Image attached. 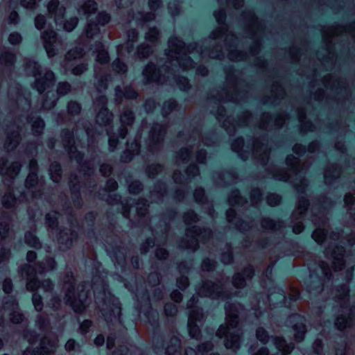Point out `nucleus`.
Segmentation results:
<instances>
[{
    "instance_id": "f257e3e1",
    "label": "nucleus",
    "mask_w": 355,
    "mask_h": 355,
    "mask_svg": "<svg viewBox=\"0 0 355 355\" xmlns=\"http://www.w3.org/2000/svg\"><path fill=\"white\" fill-rule=\"evenodd\" d=\"M243 306L240 304H228L225 306L226 322L221 324L216 335L219 338H225L224 345L227 349L236 351L240 347V341L243 332L237 328L239 315Z\"/></svg>"
},
{
    "instance_id": "f03ea898",
    "label": "nucleus",
    "mask_w": 355,
    "mask_h": 355,
    "mask_svg": "<svg viewBox=\"0 0 355 355\" xmlns=\"http://www.w3.org/2000/svg\"><path fill=\"white\" fill-rule=\"evenodd\" d=\"M188 147L182 148L175 155L177 164L187 163L192 155L193 150H196V159L200 164H204L206 160L207 153L204 150H198L200 142L205 146H211L214 144L212 139L202 138L198 131H193L187 140Z\"/></svg>"
},
{
    "instance_id": "7ed1b4c3",
    "label": "nucleus",
    "mask_w": 355,
    "mask_h": 355,
    "mask_svg": "<svg viewBox=\"0 0 355 355\" xmlns=\"http://www.w3.org/2000/svg\"><path fill=\"white\" fill-rule=\"evenodd\" d=\"M64 302L71 307L74 312L82 313L87 308V292L83 286L76 288L75 279L72 274H67L64 278Z\"/></svg>"
},
{
    "instance_id": "20e7f679",
    "label": "nucleus",
    "mask_w": 355,
    "mask_h": 355,
    "mask_svg": "<svg viewBox=\"0 0 355 355\" xmlns=\"http://www.w3.org/2000/svg\"><path fill=\"white\" fill-rule=\"evenodd\" d=\"M214 16L218 23L221 25L218 28L211 33L213 39H218L225 35V41L227 51H228L227 57L232 61H241L246 59L247 55L243 52L236 50L230 49L235 46L237 37L232 33H227V26L225 24L226 14L224 10L221 9L214 12Z\"/></svg>"
},
{
    "instance_id": "39448f33",
    "label": "nucleus",
    "mask_w": 355,
    "mask_h": 355,
    "mask_svg": "<svg viewBox=\"0 0 355 355\" xmlns=\"http://www.w3.org/2000/svg\"><path fill=\"white\" fill-rule=\"evenodd\" d=\"M194 49L191 45L186 46L178 37H171L168 42L166 55L170 62H175L182 69L187 70L193 67V62L188 56Z\"/></svg>"
},
{
    "instance_id": "423d86ee",
    "label": "nucleus",
    "mask_w": 355,
    "mask_h": 355,
    "mask_svg": "<svg viewBox=\"0 0 355 355\" xmlns=\"http://www.w3.org/2000/svg\"><path fill=\"white\" fill-rule=\"evenodd\" d=\"M286 164L288 167H290L289 170L291 173H288L285 170H277L274 174L273 177L278 180L282 181H288L289 180H292L291 182L294 184V186L298 192L303 193L305 188L307 186L306 180L303 178L299 180L300 183L295 182V179L293 178V176H298L299 173H301L304 169H306L308 167L305 166L304 164H300L299 163L298 159L295 157L293 155H288L286 159Z\"/></svg>"
},
{
    "instance_id": "0eeeda50",
    "label": "nucleus",
    "mask_w": 355,
    "mask_h": 355,
    "mask_svg": "<svg viewBox=\"0 0 355 355\" xmlns=\"http://www.w3.org/2000/svg\"><path fill=\"white\" fill-rule=\"evenodd\" d=\"M26 71L29 75L36 77L35 81V88L40 94L43 93L46 89L51 87L55 82V75L49 70H46L42 75L40 72V66L33 61H28L26 63Z\"/></svg>"
},
{
    "instance_id": "6e6552de",
    "label": "nucleus",
    "mask_w": 355,
    "mask_h": 355,
    "mask_svg": "<svg viewBox=\"0 0 355 355\" xmlns=\"http://www.w3.org/2000/svg\"><path fill=\"white\" fill-rule=\"evenodd\" d=\"M211 236V230L208 229L201 230L198 227L193 226L187 229L186 238L180 241L179 246L182 249H189L195 251L198 248L199 241L205 242Z\"/></svg>"
},
{
    "instance_id": "1a4fd4ad",
    "label": "nucleus",
    "mask_w": 355,
    "mask_h": 355,
    "mask_svg": "<svg viewBox=\"0 0 355 355\" xmlns=\"http://www.w3.org/2000/svg\"><path fill=\"white\" fill-rule=\"evenodd\" d=\"M168 65L162 66L158 70L153 63H149L143 71V75L146 83H157L163 84L169 77L173 75V71Z\"/></svg>"
},
{
    "instance_id": "9d476101",
    "label": "nucleus",
    "mask_w": 355,
    "mask_h": 355,
    "mask_svg": "<svg viewBox=\"0 0 355 355\" xmlns=\"http://www.w3.org/2000/svg\"><path fill=\"white\" fill-rule=\"evenodd\" d=\"M166 133V127L159 123L152 125L147 139V144L150 151L154 153L162 146Z\"/></svg>"
},
{
    "instance_id": "9b49d317",
    "label": "nucleus",
    "mask_w": 355,
    "mask_h": 355,
    "mask_svg": "<svg viewBox=\"0 0 355 355\" xmlns=\"http://www.w3.org/2000/svg\"><path fill=\"white\" fill-rule=\"evenodd\" d=\"M304 321V318L298 314L290 315L287 321L288 324L292 327L294 331V340L297 343L302 342L304 340L306 332Z\"/></svg>"
},
{
    "instance_id": "f8f14e48",
    "label": "nucleus",
    "mask_w": 355,
    "mask_h": 355,
    "mask_svg": "<svg viewBox=\"0 0 355 355\" xmlns=\"http://www.w3.org/2000/svg\"><path fill=\"white\" fill-rule=\"evenodd\" d=\"M268 144L265 138L255 139L253 142L252 155L263 166L267 164L269 159L270 150Z\"/></svg>"
},
{
    "instance_id": "ddd939ff",
    "label": "nucleus",
    "mask_w": 355,
    "mask_h": 355,
    "mask_svg": "<svg viewBox=\"0 0 355 355\" xmlns=\"http://www.w3.org/2000/svg\"><path fill=\"white\" fill-rule=\"evenodd\" d=\"M62 141L64 148L67 150L71 159H74L78 164L83 159L82 154L76 150L74 146V139L73 132L68 130H63L62 132Z\"/></svg>"
},
{
    "instance_id": "4468645a",
    "label": "nucleus",
    "mask_w": 355,
    "mask_h": 355,
    "mask_svg": "<svg viewBox=\"0 0 355 355\" xmlns=\"http://www.w3.org/2000/svg\"><path fill=\"white\" fill-rule=\"evenodd\" d=\"M198 295L211 298H223V284H215L210 281L205 282L198 291Z\"/></svg>"
},
{
    "instance_id": "2eb2a0df",
    "label": "nucleus",
    "mask_w": 355,
    "mask_h": 355,
    "mask_svg": "<svg viewBox=\"0 0 355 355\" xmlns=\"http://www.w3.org/2000/svg\"><path fill=\"white\" fill-rule=\"evenodd\" d=\"M119 120L121 126L119 128V135L124 139L128 132V128H131L135 123V116L133 111L129 107H124L121 111Z\"/></svg>"
},
{
    "instance_id": "dca6fc26",
    "label": "nucleus",
    "mask_w": 355,
    "mask_h": 355,
    "mask_svg": "<svg viewBox=\"0 0 355 355\" xmlns=\"http://www.w3.org/2000/svg\"><path fill=\"white\" fill-rule=\"evenodd\" d=\"M226 73V81L229 85H231V89H232V94H229L228 92H225V96H223L222 95H219L216 98L218 101H237V78L235 74V71L232 69H227L225 71Z\"/></svg>"
},
{
    "instance_id": "f3484780",
    "label": "nucleus",
    "mask_w": 355,
    "mask_h": 355,
    "mask_svg": "<svg viewBox=\"0 0 355 355\" xmlns=\"http://www.w3.org/2000/svg\"><path fill=\"white\" fill-rule=\"evenodd\" d=\"M288 119L286 114H280L277 116L274 122H272V117L268 113H264L261 117L259 127L260 129L268 130L272 128H279L284 124L286 120Z\"/></svg>"
},
{
    "instance_id": "a211bd4d",
    "label": "nucleus",
    "mask_w": 355,
    "mask_h": 355,
    "mask_svg": "<svg viewBox=\"0 0 355 355\" xmlns=\"http://www.w3.org/2000/svg\"><path fill=\"white\" fill-rule=\"evenodd\" d=\"M44 46L49 57H53L55 54L54 44L57 42V33L52 28H47L41 34Z\"/></svg>"
},
{
    "instance_id": "6ab92c4d",
    "label": "nucleus",
    "mask_w": 355,
    "mask_h": 355,
    "mask_svg": "<svg viewBox=\"0 0 355 355\" xmlns=\"http://www.w3.org/2000/svg\"><path fill=\"white\" fill-rule=\"evenodd\" d=\"M343 32L348 33L353 37H355V23L351 24L349 27L331 26L324 28L322 30V37L326 43L330 42L331 37L341 34Z\"/></svg>"
},
{
    "instance_id": "aec40b11",
    "label": "nucleus",
    "mask_w": 355,
    "mask_h": 355,
    "mask_svg": "<svg viewBox=\"0 0 355 355\" xmlns=\"http://www.w3.org/2000/svg\"><path fill=\"white\" fill-rule=\"evenodd\" d=\"M6 131L7 137L5 141L4 148L7 151H11L18 146L21 140L19 127L13 123L7 128Z\"/></svg>"
},
{
    "instance_id": "412c9836",
    "label": "nucleus",
    "mask_w": 355,
    "mask_h": 355,
    "mask_svg": "<svg viewBox=\"0 0 355 355\" xmlns=\"http://www.w3.org/2000/svg\"><path fill=\"white\" fill-rule=\"evenodd\" d=\"M58 346L57 339L44 337L41 340L40 346L35 349V355H52L55 353Z\"/></svg>"
},
{
    "instance_id": "4be33fe9",
    "label": "nucleus",
    "mask_w": 355,
    "mask_h": 355,
    "mask_svg": "<svg viewBox=\"0 0 355 355\" xmlns=\"http://www.w3.org/2000/svg\"><path fill=\"white\" fill-rule=\"evenodd\" d=\"M344 252L345 250L342 246H336L333 250L329 247L325 250L327 256H330L334 259L333 267L335 270H341L343 268L345 264L343 260Z\"/></svg>"
},
{
    "instance_id": "5701e85b",
    "label": "nucleus",
    "mask_w": 355,
    "mask_h": 355,
    "mask_svg": "<svg viewBox=\"0 0 355 355\" xmlns=\"http://www.w3.org/2000/svg\"><path fill=\"white\" fill-rule=\"evenodd\" d=\"M252 119V115L248 112H243L239 117L236 124H232L230 123V119L228 117L225 119L223 122V125L230 135H233L235 132L236 126H245L250 123V121Z\"/></svg>"
},
{
    "instance_id": "b1692460",
    "label": "nucleus",
    "mask_w": 355,
    "mask_h": 355,
    "mask_svg": "<svg viewBox=\"0 0 355 355\" xmlns=\"http://www.w3.org/2000/svg\"><path fill=\"white\" fill-rule=\"evenodd\" d=\"M323 85L327 89H330L331 91H334L336 94L347 92L345 82L342 80L334 78L331 76H324Z\"/></svg>"
},
{
    "instance_id": "393cba45",
    "label": "nucleus",
    "mask_w": 355,
    "mask_h": 355,
    "mask_svg": "<svg viewBox=\"0 0 355 355\" xmlns=\"http://www.w3.org/2000/svg\"><path fill=\"white\" fill-rule=\"evenodd\" d=\"M198 301V297L193 295L190 300L187 302V308L191 309V311L189 313V322L196 323L200 322L204 318L202 310L200 308L195 307V304Z\"/></svg>"
},
{
    "instance_id": "a878e982",
    "label": "nucleus",
    "mask_w": 355,
    "mask_h": 355,
    "mask_svg": "<svg viewBox=\"0 0 355 355\" xmlns=\"http://www.w3.org/2000/svg\"><path fill=\"white\" fill-rule=\"evenodd\" d=\"M49 15L54 18L55 22L62 19L65 14L66 8L60 5L59 0H51L47 4Z\"/></svg>"
},
{
    "instance_id": "bb28decb",
    "label": "nucleus",
    "mask_w": 355,
    "mask_h": 355,
    "mask_svg": "<svg viewBox=\"0 0 355 355\" xmlns=\"http://www.w3.org/2000/svg\"><path fill=\"white\" fill-rule=\"evenodd\" d=\"M254 271L252 266H249L243 270V275L238 272L233 277L232 284L237 288H243L245 286V281L251 279L254 276Z\"/></svg>"
},
{
    "instance_id": "cd10ccee",
    "label": "nucleus",
    "mask_w": 355,
    "mask_h": 355,
    "mask_svg": "<svg viewBox=\"0 0 355 355\" xmlns=\"http://www.w3.org/2000/svg\"><path fill=\"white\" fill-rule=\"evenodd\" d=\"M6 163V159L3 158L0 159V174L13 179L19 173L21 165L19 162H12L9 167L5 168Z\"/></svg>"
},
{
    "instance_id": "c85d7f7f",
    "label": "nucleus",
    "mask_w": 355,
    "mask_h": 355,
    "mask_svg": "<svg viewBox=\"0 0 355 355\" xmlns=\"http://www.w3.org/2000/svg\"><path fill=\"white\" fill-rule=\"evenodd\" d=\"M76 238L77 234L74 231L71 230L61 231L58 237L60 248H62L64 250L69 248L72 245L73 240L76 239Z\"/></svg>"
},
{
    "instance_id": "c756f323",
    "label": "nucleus",
    "mask_w": 355,
    "mask_h": 355,
    "mask_svg": "<svg viewBox=\"0 0 355 355\" xmlns=\"http://www.w3.org/2000/svg\"><path fill=\"white\" fill-rule=\"evenodd\" d=\"M226 217L228 222H233L234 220H236L235 221V226L239 231H247L248 230L252 225H250V223L243 221L242 220L238 219L236 217V211L234 209L230 208L226 212Z\"/></svg>"
},
{
    "instance_id": "7c9ffc66",
    "label": "nucleus",
    "mask_w": 355,
    "mask_h": 355,
    "mask_svg": "<svg viewBox=\"0 0 355 355\" xmlns=\"http://www.w3.org/2000/svg\"><path fill=\"white\" fill-rule=\"evenodd\" d=\"M97 114L96 116V123L101 125H110L113 120V114L108 110L107 107H103L96 110Z\"/></svg>"
},
{
    "instance_id": "2f4dec72",
    "label": "nucleus",
    "mask_w": 355,
    "mask_h": 355,
    "mask_svg": "<svg viewBox=\"0 0 355 355\" xmlns=\"http://www.w3.org/2000/svg\"><path fill=\"white\" fill-rule=\"evenodd\" d=\"M98 10L97 3L94 0L85 1L78 8L79 14H83L87 17L94 14Z\"/></svg>"
},
{
    "instance_id": "473e14b6",
    "label": "nucleus",
    "mask_w": 355,
    "mask_h": 355,
    "mask_svg": "<svg viewBox=\"0 0 355 355\" xmlns=\"http://www.w3.org/2000/svg\"><path fill=\"white\" fill-rule=\"evenodd\" d=\"M56 267L55 261L51 257L46 258L44 261L37 262L35 265V271L39 274H44L53 270Z\"/></svg>"
},
{
    "instance_id": "72a5a7b5",
    "label": "nucleus",
    "mask_w": 355,
    "mask_h": 355,
    "mask_svg": "<svg viewBox=\"0 0 355 355\" xmlns=\"http://www.w3.org/2000/svg\"><path fill=\"white\" fill-rule=\"evenodd\" d=\"M340 175V168L337 165H331L324 171V182L327 184H331Z\"/></svg>"
},
{
    "instance_id": "f704fd0d",
    "label": "nucleus",
    "mask_w": 355,
    "mask_h": 355,
    "mask_svg": "<svg viewBox=\"0 0 355 355\" xmlns=\"http://www.w3.org/2000/svg\"><path fill=\"white\" fill-rule=\"evenodd\" d=\"M96 61L101 64H107L110 61V56L107 51L105 49L103 44L101 42L96 44Z\"/></svg>"
},
{
    "instance_id": "c9c22d12",
    "label": "nucleus",
    "mask_w": 355,
    "mask_h": 355,
    "mask_svg": "<svg viewBox=\"0 0 355 355\" xmlns=\"http://www.w3.org/2000/svg\"><path fill=\"white\" fill-rule=\"evenodd\" d=\"M85 55L82 47L76 46L67 51L64 57V65L67 67L69 62L80 59Z\"/></svg>"
},
{
    "instance_id": "e433bc0d",
    "label": "nucleus",
    "mask_w": 355,
    "mask_h": 355,
    "mask_svg": "<svg viewBox=\"0 0 355 355\" xmlns=\"http://www.w3.org/2000/svg\"><path fill=\"white\" fill-rule=\"evenodd\" d=\"M309 201L304 197L299 198L297 208L292 214V218L295 220L301 218L302 215L306 212L309 206Z\"/></svg>"
},
{
    "instance_id": "4c0bfd02",
    "label": "nucleus",
    "mask_w": 355,
    "mask_h": 355,
    "mask_svg": "<svg viewBox=\"0 0 355 355\" xmlns=\"http://www.w3.org/2000/svg\"><path fill=\"white\" fill-rule=\"evenodd\" d=\"M261 226L263 229L270 231H276L284 227L282 221H275L269 218H264L261 221Z\"/></svg>"
},
{
    "instance_id": "58836bf2",
    "label": "nucleus",
    "mask_w": 355,
    "mask_h": 355,
    "mask_svg": "<svg viewBox=\"0 0 355 355\" xmlns=\"http://www.w3.org/2000/svg\"><path fill=\"white\" fill-rule=\"evenodd\" d=\"M100 33V28L96 23L93 21L87 22L85 26L83 35L87 38L92 39Z\"/></svg>"
},
{
    "instance_id": "ea45409f",
    "label": "nucleus",
    "mask_w": 355,
    "mask_h": 355,
    "mask_svg": "<svg viewBox=\"0 0 355 355\" xmlns=\"http://www.w3.org/2000/svg\"><path fill=\"white\" fill-rule=\"evenodd\" d=\"M285 95V92L279 83H275L272 86L271 89V99H268L264 102V103H267L270 101L272 104H275V101L277 99L283 98Z\"/></svg>"
},
{
    "instance_id": "a19ab883",
    "label": "nucleus",
    "mask_w": 355,
    "mask_h": 355,
    "mask_svg": "<svg viewBox=\"0 0 355 355\" xmlns=\"http://www.w3.org/2000/svg\"><path fill=\"white\" fill-rule=\"evenodd\" d=\"M298 119L300 123V131L303 133L312 132L315 130L314 125L309 121H304L305 112L304 110L299 109L297 112Z\"/></svg>"
},
{
    "instance_id": "79ce46f5",
    "label": "nucleus",
    "mask_w": 355,
    "mask_h": 355,
    "mask_svg": "<svg viewBox=\"0 0 355 355\" xmlns=\"http://www.w3.org/2000/svg\"><path fill=\"white\" fill-rule=\"evenodd\" d=\"M6 239H14V232L10 230L7 220H0V241Z\"/></svg>"
},
{
    "instance_id": "37998d69",
    "label": "nucleus",
    "mask_w": 355,
    "mask_h": 355,
    "mask_svg": "<svg viewBox=\"0 0 355 355\" xmlns=\"http://www.w3.org/2000/svg\"><path fill=\"white\" fill-rule=\"evenodd\" d=\"M181 341L177 336H172L165 347L167 355H173L180 347Z\"/></svg>"
},
{
    "instance_id": "c03bdc74",
    "label": "nucleus",
    "mask_w": 355,
    "mask_h": 355,
    "mask_svg": "<svg viewBox=\"0 0 355 355\" xmlns=\"http://www.w3.org/2000/svg\"><path fill=\"white\" fill-rule=\"evenodd\" d=\"M229 204L232 206L241 205L243 206L244 204H247L248 201L244 200L241 196L238 190L233 191L228 198Z\"/></svg>"
},
{
    "instance_id": "a18cd8bd",
    "label": "nucleus",
    "mask_w": 355,
    "mask_h": 355,
    "mask_svg": "<svg viewBox=\"0 0 355 355\" xmlns=\"http://www.w3.org/2000/svg\"><path fill=\"white\" fill-rule=\"evenodd\" d=\"M352 324V318L349 315L347 318L344 317L343 315H339L337 317L335 326L336 327L342 331L345 328L350 327Z\"/></svg>"
},
{
    "instance_id": "49530a36",
    "label": "nucleus",
    "mask_w": 355,
    "mask_h": 355,
    "mask_svg": "<svg viewBox=\"0 0 355 355\" xmlns=\"http://www.w3.org/2000/svg\"><path fill=\"white\" fill-rule=\"evenodd\" d=\"M15 61V55L14 53L5 51L2 52L0 56V63L6 67L12 66Z\"/></svg>"
},
{
    "instance_id": "de8ad7c7",
    "label": "nucleus",
    "mask_w": 355,
    "mask_h": 355,
    "mask_svg": "<svg viewBox=\"0 0 355 355\" xmlns=\"http://www.w3.org/2000/svg\"><path fill=\"white\" fill-rule=\"evenodd\" d=\"M25 243L30 247L35 249H40L42 244L38 238L32 232H27L25 234Z\"/></svg>"
},
{
    "instance_id": "09e8293b",
    "label": "nucleus",
    "mask_w": 355,
    "mask_h": 355,
    "mask_svg": "<svg viewBox=\"0 0 355 355\" xmlns=\"http://www.w3.org/2000/svg\"><path fill=\"white\" fill-rule=\"evenodd\" d=\"M138 31L136 29H130L127 33L128 41L126 43L127 51L129 53L133 49V44L138 38Z\"/></svg>"
},
{
    "instance_id": "8fccbe9b",
    "label": "nucleus",
    "mask_w": 355,
    "mask_h": 355,
    "mask_svg": "<svg viewBox=\"0 0 355 355\" xmlns=\"http://www.w3.org/2000/svg\"><path fill=\"white\" fill-rule=\"evenodd\" d=\"M16 202L17 200L10 189L3 195L1 199L2 205L6 208H11L14 207Z\"/></svg>"
},
{
    "instance_id": "3c124183",
    "label": "nucleus",
    "mask_w": 355,
    "mask_h": 355,
    "mask_svg": "<svg viewBox=\"0 0 355 355\" xmlns=\"http://www.w3.org/2000/svg\"><path fill=\"white\" fill-rule=\"evenodd\" d=\"M81 110L80 104L76 101H71L67 104V113L71 116L79 115Z\"/></svg>"
},
{
    "instance_id": "603ef678",
    "label": "nucleus",
    "mask_w": 355,
    "mask_h": 355,
    "mask_svg": "<svg viewBox=\"0 0 355 355\" xmlns=\"http://www.w3.org/2000/svg\"><path fill=\"white\" fill-rule=\"evenodd\" d=\"M49 171L53 181L58 182L61 179V167L60 164L57 163L51 164Z\"/></svg>"
},
{
    "instance_id": "864d4df0",
    "label": "nucleus",
    "mask_w": 355,
    "mask_h": 355,
    "mask_svg": "<svg viewBox=\"0 0 355 355\" xmlns=\"http://www.w3.org/2000/svg\"><path fill=\"white\" fill-rule=\"evenodd\" d=\"M71 91V85L67 81L60 82L57 85L56 92L59 96H63Z\"/></svg>"
},
{
    "instance_id": "5fc2aeb1",
    "label": "nucleus",
    "mask_w": 355,
    "mask_h": 355,
    "mask_svg": "<svg viewBox=\"0 0 355 355\" xmlns=\"http://www.w3.org/2000/svg\"><path fill=\"white\" fill-rule=\"evenodd\" d=\"M152 52L153 51L150 46L145 44L139 45L137 51V56L139 59L147 58Z\"/></svg>"
},
{
    "instance_id": "6e6d98bb",
    "label": "nucleus",
    "mask_w": 355,
    "mask_h": 355,
    "mask_svg": "<svg viewBox=\"0 0 355 355\" xmlns=\"http://www.w3.org/2000/svg\"><path fill=\"white\" fill-rule=\"evenodd\" d=\"M58 215L55 211L48 213L46 215V225L48 227L55 229L58 226Z\"/></svg>"
},
{
    "instance_id": "4d7b16f0",
    "label": "nucleus",
    "mask_w": 355,
    "mask_h": 355,
    "mask_svg": "<svg viewBox=\"0 0 355 355\" xmlns=\"http://www.w3.org/2000/svg\"><path fill=\"white\" fill-rule=\"evenodd\" d=\"M26 290L31 292L37 293L40 286V282L37 280L35 277H28L26 279Z\"/></svg>"
},
{
    "instance_id": "13d9d810",
    "label": "nucleus",
    "mask_w": 355,
    "mask_h": 355,
    "mask_svg": "<svg viewBox=\"0 0 355 355\" xmlns=\"http://www.w3.org/2000/svg\"><path fill=\"white\" fill-rule=\"evenodd\" d=\"M349 288L347 285H342L340 287L337 288L336 297L341 301L346 302L348 301V295H349Z\"/></svg>"
},
{
    "instance_id": "bf43d9fd",
    "label": "nucleus",
    "mask_w": 355,
    "mask_h": 355,
    "mask_svg": "<svg viewBox=\"0 0 355 355\" xmlns=\"http://www.w3.org/2000/svg\"><path fill=\"white\" fill-rule=\"evenodd\" d=\"M36 324L41 330L47 329L49 326V320L47 315L44 313L38 315L36 320Z\"/></svg>"
},
{
    "instance_id": "052dcab7",
    "label": "nucleus",
    "mask_w": 355,
    "mask_h": 355,
    "mask_svg": "<svg viewBox=\"0 0 355 355\" xmlns=\"http://www.w3.org/2000/svg\"><path fill=\"white\" fill-rule=\"evenodd\" d=\"M328 230L317 228L312 234V238L319 244L322 243L326 238Z\"/></svg>"
},
{
    "instance_id": "680f3d73",
    "label": "nucleus",
    "mask_w": 355,
    "mask_h": 355,
    "mask_svg": "<svg viewBox=\"0 0 355 355\" xmlns=\"http://www.w3.org/2000/svg\"><path fill=\"white\" fill-rule=\"evenodd\" d=\"M183 220L185 224L191 225L199 220L198 215L192 210L185 212L183 215Z\"/></svg>"
},
{
    "instance_id": "e2e57ef3",
    "label": "nucleus",
    "mask_w": 355,
    "mask_h": 355,
    "mask_svg": "<svg viewBox=\"0 0 355 355\" xmlns=\"http://www.w3.org/2000/svg\"><path fill=\"white\" fill-rule=\"evenodd\" d=\"M189 333L191 338L198 340L201 337L200 330L196 323L188 321Z\"/></svg>"
},
{
    "instance_id": "0e129e2a",
    "label": "nucleus",
    "mask_w": 355,
    "mask_h": 355,
    "mask_svg": "<svg viewBox=\"0 0 355 355\" xmlns=\"http://www.w3.org/2000/svg\"><path fill=\"white\" fill-rule=\"evenodd\" d=\"M145 37L148 42L155 43L157 42L159 38V31L155 27L150 28L146 33Z\"/></svg>"
},
{
    "instance_id": "69168bd1",
    "label": "nucleus",
    "mask_w": 355,
    "mask_h": 355,
    "mask_svg": "<svg viewBox=\"0 0 355 355\" xmlns=\"http://www.w3.org/2000/svg\"><path fill=\"white\" fill-rule=\"evenodd\" d=\"M44 128V122L40 118L36 119L32 125V131L34 135H40L42 134Z\"/></svg>"
},
{
    "instance_id": "338daca9",
    "label": "nucleus",
    "mask_w": 355,
    "mask_h": 355,
    "mask_svg": "<svg viewBox=\"0 0 355 355\" xmlns=\"http://www.w3.org/2000/svg\"><path fill=\"white\" fill-rule=\"evenodd\" d=\"M96 19L98 26H105L110 22L111 17L106 12L102 11L98 13Z\"/></svg>"
},
{
    "instance_id": "774afa93",
    "label": "nucleus",
    "mask_w": 355,
    "mask_h": 355,
    "mask_svg": "<svg viewBox=\"0 0 355 355\" xmlns=\"http://www.w3.org/2000/svg\"><path fill=\"white\" fill-rule=\"evenodd\" d=\"M177 107L176 101L174 100H169L164 103L162 107V114L164 116L169 114Z\"/></svg>"
}]
</instances>
